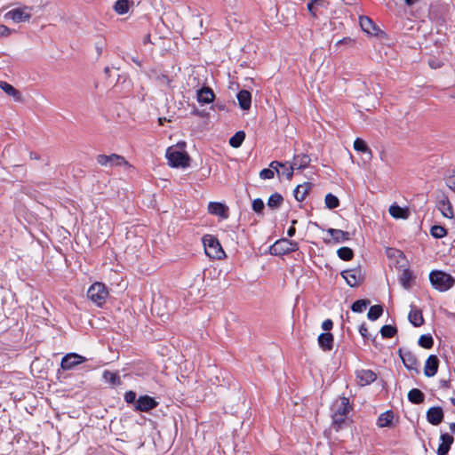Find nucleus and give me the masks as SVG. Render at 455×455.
Instances as JSON below:
<instances>
[{
    "mask_svg": "<svg viewBox=\"0 0 455 455\" xmlns=\"http://www.w3.org/2000/svg\"><path fill=\"white\" fill-rule=\"evenodd\" d=\"M252 210L257 212V213H261L264 207H265V204H264V202L259 199V198H257L255 200H253L252 202Z\"/></svg>",
    "mask_w": 455,
    "mask_h": 455,
    "instance_id": "obj_44",
    "label": "nucleus"
},
{
    "mask_svg": "<svg viewBox=\"0 0 455 455\" xmlns=\"http://www.w3.org/2000/svg\"><path fill=\"white\" fill-rule=\"evenodd\" d=\"M166 120H167V119H166L165 117H164V118H163V117H160V118L158 119L159 124L163 125V124H164V121H166Z\"/></svg>",
    "mask_w": 455,
    "mask_h": 455,
    "instance_id": "obj_64",
    "label": "nucleus"
},
{
    "mask_svg": "<svg viewBox=\"0 0 455 455\" xmlns=\"http://www.w3.org/2000/svg\"><path fill=\"white\" fill-rule=\"evenodd\" d=\"M311 162V159L308 155L307 154H299L296 155L293 157V161L291 164L292 166H294V169L301 170L305 169L309 165Z\"/></svg>",
    "mask_w": 455,
    "mask_h": 455,
    "instance_id": "obj_22",
    "label": "nucleus"
},
{
    "mask_svg": "<svg viewBox=\"0 0 455 455\" xmlns=\"http://www.w3.org/2000/svg\"><path fill=\"white\" fill-rule=\"evenodd\" d=\"M0 89L7 95L12 97L16 101L22 100L21 93L7 82L0 81Z\"/></svg>",
    "mask_w": 455,
    "mask_h": 455,
    "instance_id": "obj_24",
    "label": "nucleus"
},
{
    "mask_svg": "<svg viewBox=\"0 0 455 455\" xmlns=\"http://www.w3.org/2000/svg\"><path fill=\"white\" fill-rule=\"evenodd\" d=\"M437 199L438 210L445 218L451 219L453 217V211L451 204L450 203L448 197L444 194H442L440 196L437 197Z\"/></svg>",
    "mask_w": 455,
    "mask_h": 455,
    "instance_id": "obj_12",
    "label": "nucleus"
},
{
    "mask_svg": "<svg viewBox=\"0 0 455 455\" xmlns=\"http://www.w3.org/2000/svg\"><path fill=\"white\" fill-rule=\"evenodd\" d=\"M359 332L363 338H367L368 336V329L365 324H362L359 328Z\"/></svg>",
    "mask_w": 455,
    "mask_h": 455,
    "instance_id": "obj_55",
    "label": "nucleus"
},
{
    "mask_svg": "<svg viewBox=\"0 0 455 455\" xmlns=\"http://www.w3.org/2000/svg\"><path fill=\"white\" fill-rule=\"evenodd\" d=\"M103 378L105 379V380H107L108 382H109L113 385H116V384L120 383V378L115 372L105 371L103 373Z\"/></svg>",
    "mask_w": 455,
    "mask_h": 455,
    "instance_id": "obj_43",
    "label": "nucleus"
},
{
    "mask_svg": "<svg viewBox=\"0 0 455 455\" xmlns=\"http://www.w3.org/2000/svg\"><path fill=\"white\" fill-rule=\"evenodd\" d=\"M427 421L434 425H439L443 419V411L441 407H431L427 411Z\"/></svg>",
    "mask_w": 455,
    "mask_h": 455,
    "instance_id": "obj_14",
    "label": "nucleus"
},
{
    "mask_svg": "<svg viewBox=\"0 0 455 455\" xmlns=\"http://www.w3.org/2000/svg\"><path fill=\"white\" fill-rule=\"evenodd\" d=\"M333 335L331 332L321 333L318 336V344L323 351H331L333 347Z\"/></svg>",
    "mask_w": 455,
    "mask_h": 455,
    "instance_id": "obj_20",
    "label": "nucleus"
},
{
    "mask_svg": "<svg viewBox=\"0 0 455 455\" xmlns=\"http://www.w3.org/2000/svg\"><path fill=\"white\" fill-rule=\"evenodd\" d=\"M440 439L442 443L438 446L437 454L447 455L450 451L451 445L454 442V438L449 434L445 433L441 435Z\"/></svg>",
    "mask_w": 455,
    "mask_h": 455,
    "instance_id": "obj_18",
    "label": "nucleus"
},
{
    "mask_svg": "<svg viewBox=\"0 0 455 455\" xmlns=\"http://www.w3.org/2000/svg\"><path fill=\"white\" fill-rule=\"evenodd\" d=\"M28 7L15 8L4 14V19L12 20L14 22L27 21L31 18V13L28 12Z\"/></svg>",
    "mask_w": 455,
    "mask_h": 455,
    "instance_id": "obj_9",
    "label": "nucleus"
},
{
    "mask_svg": "<svg viewBox=\"0 0 455 455\" xmlns=\"http://www.w3.org/2000/svg\"><path fill=\"white\" fill-rule=\"evenodd\" d=\"M355 374L362 386L372 383L377 378L375 372L371 370H359L356 371Z\"/></svg>",
    "mask_w": 455,
    "mask_h": 455,
    "instance_id": "obj_19",
    "label": "nucleus"
},
{
    "mask_svg": "<svg viewBox=\"0 0 455 455\" xmlns=\"http://www.w3.org/2000/svg\"><path fill=\"white\" fill-rule=\"evenodd\" d=\"M299 249L298 243L295 241L289 240L287 238H282L276 241L269 249L272 255H283L296 251Z\"/></svg>",
    "mask_w": 455,
    "mask_h": 455,
    "instance_id": "obj_6",
    "label": "nucleus"
},
{
    "mask_svg": "<svg viewBox=\"0 0 455 455\" xmlns=\"http://www.w3.org/2000/svg\"><path fill=\"white\" fill-rule=\"evenodd\" d=\"M409 320L415 326L419 327L424 323V319L422 315V312L420 309L416 307H411V309L409 313Z\"/></svg>",
    "mask_w": 455,
    "mask_h": 455,
    "instance_id": "obj_27",
    "label": "nucleus"
},
{
    "mask_svg": "<svg viewBox=\"0 0 455 455\" xmlns=\"http://www.w3.org/2000/svg\"><path fill=\"white\" fill-rule=\"evenodd\" d=\"M204 251L207 256L212 259H220L225 256L219 240L211 235H206L203 238Z\"/></svg>",
    "mask_w": 455,
    "mask_h": 455,
    "instance_id": "obj_2",
    "label": "nucleus"
},
{
    "mask_svg": "<svg viewBox=\"0 0 455 455\" xmlns=\"http://www.w3.org/2000/svg\"><path fill=\"white\" fill-rule=\"evenodd\" d=\"M316 9L324 5L325 0H311Z\"/></svg>",
    "mask_w": 455,
    "mask_h": 455,
    "instance_id": "obj_56",
    "label": "nucleus"
},
{
    "mask_svg": "<svg viewBox=\"0 0 455 455\" xmlns=\"http://www.w3.org/2000/svg\"><path fill=\"white\" fill-rule=\"evenodd\" d=\"M450 430L452 434H455V423H450L449 425Z\"/></svg>",
    "mask_w": 455,
    "mask_h": 455,
    "instance_id": "obj_61",
    "label": "nucleus"
},
{
    "mask_svg": "<svg viewBox=\"0 0 455 455\" xmlns=\"http://www.w3.org/2000/svg\"><path fill=\"white\" fill-rule=\"evenodd\" d=\"M158 402L149 395H141L136 401L135 409L140 411H148L157 407Z\"/></svg>",
    "mask_w": 455,
    "mask_h": 455,
    "instance_id": "obj_11",
    "label": "nucleus"
},
{
    "mask_svg": "<svg viewBox=\"0 0 455 455\" xmlns=\"http://www.w3.org/2000/svg\"><path fill=\"white\" fill-rule=\"evenodd\" d=\"M149 42H150V35H147L144 38V44H147Z\"/></svg>",
    "mask_w": 455,
    "mask_h": 455,
    "instance_id": "obj_62",
    "label": "nucleus"
},
{
    "mask_svg": "<svg viewBox=\"0 0 455 455\" xmlns=\"http://www.w3.org/2000/svg\"><path fill=\"white\" fill-rule=\"evenodd\" d=\"M383 313V307L380 305L371 306L368 311L367 317L371 320H377Z\"/></svg>",
    "mask_w": 455,
    "mask_h": 455,
    "instance_id": "obj_36",
    "label": "nucleus"
},
{
    "mask_svg": "<svg viewBox=\"0 0 455 455\" xmlns=\"http://www.w3.org/2000/svg\"><path fill=\"white\" fill-rule=\"evenodd\" d=\"M296 233V229H295V227L291 226L288 231H287V235L289 237H292Z\"/></svg>",
    "mask_w": 455,
    "mask_h": 455,
    "instance_id": "obj_57",
    "label": "nucleus"
},
{
    "mask_svg": "<svg viewBox=\"0 0 455 455\" xmlns=\"http://www.w3.org/2000/svg\"><path fill=\"white\" fill-rule=\"evenodd\" d=\"M418 343L424 348H431L434 345V340L430 335H421Z\"/></svg>",
    "mask_w": 455,
    "mask_h": 455,
    "instance_id": "obj_42",
    "label": "nucleus"
},
{
    "mask_svg": "<svg viewBox=\"0 0 455 455\" xmlns=\"http://www.w3.org/2000/svg\"><path fill=\"white\" fill-rule=\"evenodd\" d=\"M124 400L127 403H134L136 400V393L134 391H128L124 395Z\"/></svg>",
    "mask_w": 455,
    "mask_h": 455,
    "instance_id": "obj_48",
    "label": "nucleus"
},
{
    "mask_svg": "<svg viewBox=\"0 0 455 455\" xmlns=\"http://www.w3.org/2000/svg\"><path fill=\"white\" fill-rule=\"evenodd\" d=\"M398 352L404 366L408 370H416L418 365V360L416 356L411 351L403 352L402 349H399Z\"/></svg>",
    "mask_w": 455,
    "mask_h": 455,
    "instance_id": "obj_15",
    "label": "nucleus"
},
{
    "mask_svg": "<svg viewBox=\"0 0 455 455\" xmlns=\"http://www.w3.org/2000/svg\"><path fill=\"white\" fill-rule=\"evenodd\" d=\"M283 202V196L279 193L272 194L267 200V206L272 209H277Z\"/></svg>",
    "mask_w": 455,
    "mask_h": 455,
    "instance_id": "obj_33",
    "label": "nucleus"
},
{
    "mask_svg": "<svg viewBox=\"0 0 455 455\" xmlns=\"http://www.w3.org/2000/svg\"><path fill=\"white\" fill-rule=\"evenodd\" d=\"M430 234L435 238H443L447 235V230L443 226L435 225L431 228Z\"/></svg>",
    "mask_w": 455,
    "mask_h": 455,
    "instance_id": "obj_40",
    "label": "nucleus"
},
{
    "mask_svg": "<svg viewBox=\"0 0 455 455\" xmlns=\"http://www.w3.org/2000/svg\"><path fill=\"white\" fill-rule=\"evenodd\" d=\"M341 275L350 287L359 285L364 279V275L360 267L344 270L341 272Z\"/></svg>",
    "mask_w": 455,
    "mask_h": 455,
    "instance_id": "obj_8",
    "label": "nucleus"
},
{
    "mask_svg": "<svg viewBox=\"0 0 455 455\" xmlns=\"http://www.w3.org/2000/svg\"><path fill=\"white\" fill-rule=\"evenodd\" d=\"M327 233L331 235L336 243L344 242L350 238L348 232L340 229L329 228L327 229Z\"/></svg>",
    "mask_w": 455,
    "mask_h": 455,
    "instance_id": "obj_29",
    "label": "nucleus"
},
{
    "mask_svg": "<svg viewBox=\"0 0 455 455\" xmlns=\"http://www.w3.org/2000/svg\"><path fill=\"white\" fill-rule=\"evenodd\" d=\"M86 358L76 353H69L63 356L60 366L64 371L72 370L76 365L84 363Z\"/></svg>",
    "mask_w": 455,
    "mask_h": 455,
    "instance_id": "obj_10",
    "label": "nucleus"
},
{
    "mask_svg": "<svg viewBox=\"0 0 455 455\" xmlns=\"http://www.w3.org/2000/svg\"><path fill=\"white\" fill-rule=\"evenodd\" d=\"M354 148L355 150L362 153H367L369 155V158L371 157V151L366 145L365 141L360 138H357L354 141Z\"/></svg>",
    "mask_w": 455,
    "mask_h": 455,
    "instance_id": "obj_35",
    "label": "nucleus"
},
{
    "mask_svg": "<svg viewBox=\"0 0 455 455\" xmlns=\"http://www.w3.org/2000/svg\"><path fill=\"white\" fill-rule=\"evenodd\" d=\"M325 204L330 210L335 209L339 205V200L334 195L329 193L325 196Z\"/></svg>",
    "mask_w": 455,
    "mask_h": 455,
    "instance_id": "obj_39",
    "label": "nucleus"
},
{
    "mask_svg": "<svg viewBox=\"0 0 455 455\" xmlns=\"http://www.w3.org/2000/svg\"><path fill=\"white\" fill-rule=\"evenodd\" d=\"M96 161L100 165L110 168L114 166L129 165L125 158L117 154H111L109 156L98 155Z\"/></svg>",
    "mask_w": 455,
    "mask_h": 455,
    "instance_id": "obj_7",
    "label": "nucleus"
},
{
    "mask_svg": "<svg viewBox=\"0 0 455 455\" xmlns=\"http://www.w3.org/2000/svg\"><path fill=\"white\" fill-rule=\"evenodd\" d=\"M337 253H338V256L339 257V259L346 260V261L352 259L354 257L353 250L348 247L339 248L338 250Z\"/></svg>",
    "mask_w": 455,
    "mask_h": 455,
    "instance_id": "obj_38",
    "label": "nucleus"
},
{
    "mask_svg": "<svg viewBox=\"0 0 455 455\" xmlns=\"http://www.w3.org/2000/svg\"><path fill=\"white\" fill-rule=\"evenodd\" d=\"M188 80H189V81H191V80H192V81H193V83H196V85L198 84V79H197L196 77H195V76H193V77H191V76H190Z\"/></svg>",
    "mask_w": 455,
    "mask_h": 455,
    "instance_id": "obj_63",
    "label": "nucleus"
},
{
    "mask_svg": "<svg viewBox=\"0 0 455 455\" xmlns=\"http://www.w3.org/2000/svg\"><path fill=\"white\" fill-rule=\"evenodd\" d=\"M332 326H333V323L331 319H326L322 323V328L326 331H330L332 328Z\"/></svg>",
    "mask_w": 455,
    "mask_h": 455,
    "instance_id": "obj_53",
    "label": "nucleus"
},
{
    "mask_svg": "<svg viewBox=\"0 0 455 455\" xmlns=\"http://www.w3.org/2000/svg\"><path fill=\"white\" fill-rule=\"evenodd\" d=\"M12 33V30L5 25L0 24V36H8Z\"/></svg>",
    "mask_w": 455,
    "mask_h": 455,
    "instance_id": "obj_51",
    "label": "nucleus"
},
{
    "mask_svg": "<svg viewBox=\"0 0 455 455\" xmlns=\"http://www.w3.org/2000/svg\"><path fill=\"white\" fill-rule=\"evenodd\" d=\"M192 114L195 115V116H204V113L198 110L196 108H194V109L192 110Z\"/></svg>",
    "mask_w": 455,
    "mask_h": 455,
    "instance_id": "obj_59",
    "label": "nucleus"
},
{
    "mask_svg": "<svg viewBox=\"0 0 455 455\" xmlns=\"http://www.w3.org/2000/svg\"><path fill=\"white\" fill-rule=\"evenodd\" d=\"M429 278L432 285L440 291H446L454 283L451 275L442 271H432Z\"/></svg>",
    "mask_w": 455,
    "mask_h": 455,
    "instance_id": "obj_5",
    "label": "nucleus"
},
{
    "mask_svg": "<svg viewBox=\"0 0 455 455\" xmlns=\"http://www.w3.org/2000/svg\"><path fill=\"white\" fill-rule=\"evenodd\" d=\"M446 185L455 193V172L446 179Z\"/></svg>",
    "mask_w": 455,
    "mask_h": 455,
    "instance_id": "obj_50",
    "label": "nucleus"
},
{
    "mask_svg": "<svg viewBox=\"0 0 455 455\" xmlns=\"http://www.w3.org/2000/svg\"><path fill=\"white\" fill-rule=\"evenodd\" d=\"M133 5L132 0H117L114 4V10L116 13L123 15L128 12L131 6Z\"/></svg>",
    "mask_w": 455,
    "mask_h": 455,
    "instance_id": "obj_28",
    "label": "nucleus"
},
{
    "mask_svg": "<svg viewBox=\"0 0 455 455\" xmlns=\"http://www.w3.org/2000/svg\"><path fill=\"white\" fill-rule=\"evenodd\" d=\"M389 214L395 219L406 220L409 218V210L402 208L397 204H392L388 209Z\"/></svg>",
    "mask_w": 455,
    "mask_h": 455,
    "instance_id": "obj_26",
    "label": "nucleus"
},
{
    "mask_svg": "<svg viewBox=\"0 0 455 455\" xmlns=\"http://www.w3.org/2000/svg\"><path fill=\"white\" fill-rule=\"evenodd\" d=\"M166 158L172 167H188L189 165V156L184 151H180L173 147H170L166 151Z\"/></svg>",
    "mask_w": 455,
    "mask_h": 455,
    "instance_id": "obj_4",
    "label": "nucleus"
},
{
    "mask_svg": "<svg viewBox=\"0 0 455 455\" xmlns=\"http://www.w3.org/2000/svg\"><path fill=\"white\" fill-rule=\"evenodd\" d=\"M283 168H284V170L283 172H281V175L282 174L285 175L287 180H291L292 179V176H293V171L295 170L294 166L290 164L289 167L285 166Z\"/></svg>",
    "mask_w": 455,
    "mask_h": 455,
    "instance_id": "obj_49",
    "label": "nucleus"
},
{
    "mask_svg": "<svg viewBox=\"0 0 455 455\" xmlns=\"http://www.w3.org/2000/svg\"><path fill=\"white\" fill-rule=\"evenodd\" d=\"M275 176V172L272 169H263L259 172V177L263 180H270Z\"/></svg>",
    "mask_w": 455,
    "mask_h": 455,
    "instance_id": "obj_45",
    "label": "nucleus"
},
{
    "mask_svg": "<svg viewBox=\"0 0 455 455\" xmlns=\"http://www.w3.org/2000/svg\"><path fill=\"white\" fill-rule=\"evenodd\" d=\"M440 385L443 388H448L450 387V381L449 380H441Z\"/></svg>",
    "mask_w": 455,
    "mask_h": 455,
    "instance_id": "obj_60",
    "label": "nucleus"
},
{
    "mask_svg": "<svg viewBox=\"0 0 455 455\" xmlns=\"http://www.w3.org/2000/svg\"><path fill=\"white\" fill-rule=\"evenodd\" d=\"M439 366V359L436 355L428 356L424 366V374L427 377H433L436 374Z\"/></svg>",
    "mask_w": 455,
    "mask_h": 455,
    "instance_id": "obj_13",
    "label": "nucleus"
},
{
    "mask_svg": "<svg viewBox=\"0 0 455 455\" xmlns=\"http://www.w3.org/2000/svg\"><path fill=\"white\" fill-rule=\"evenodd\" d=\"M393 418H394L393 412L390 411H387L379 415L377 424L379 427H388L391 424Z\"/></svg>",
    "mask_w": 455,
    "mask_h": 455,
    "instance_id": "obj_32",
    "label": "nucleus"
},
{
    "mask_svg": "<svg viewBox=\"0 0 455 455\" xmlns=\"http://www.w3.org/2000/svg\"><path fill=\"white\" fill-rule=\"evenodd\" d=\"M349 400L347 397H340L338 401L333 403L332 406V424L336 430L341 427V425L345 423L347 414L349 412Z\"/></svg>",
    "mask_w": 455,
    "mask_h": 455,
    "instance_id": "obj_1",
    "label": "nucleus"
},
{
    "mask_svg": "<svg viewBox=\"0 0 455 455\" xmlns=\"http://www.w3.org/2000/svg\"><path fill=\"white\" fill-rule=\"evenodd\" d=\"M237 100L239 106L243 110H248L251 108V92L246 90H241L237 93Z\"/></svg>",
    "mask_w": 455,
    "mask_h": 455,
    "instance_id": "obj_23",
    "label": "nucleus"
},
{
    "mask_svg": "<svg viewBox=\"0 0 455 455\" xmlns=\"http://www.w3.org/2000/svg\"><path fill=\"white\" fill-rule=\"evenodd\" d=\"M414 275L410 269H404L400 276L401 284L408 290L411 287Z\"/></svg>",
    "mask_w": 455,
    "mask_h": 455,
    "instance_id": "obj_31",
    "label": "nucleus"
},
{
    "mask_svg": "<svg viewBox=\"0 0 455 455\" xmlns=\"http://www.w3.org/2000/svg\"><path fill=\"white\" fill-rule=\"evenodd\" d=\"M156 80L160 85H165L171 87L172 80L165 75H161L156 77Z\"/></svg>",
    "mask_w": 455,
    "mask_h": 455,
    "instance_id": "obj_46",
    "label": "nucleus"
},
{
    "mask_svg": "<svg viewBox=\"0 0 455 455\" xmlns=\"http://www.w3.org/2000/svg\"><path fill=\"white\" fill-rule=\"evenodd\" d=\"M408 399L411 403L415 404L422 403L425 400V395L418 388H412L408 393Z\"/></svg>",
    "mask_w": 455,
    "mask_h": 455,
    "instance_id": "obj_30",
    "label": "nucleus"
},
{
    "mask_svg": "<svg viewBox=\"0 0 455 455\" xmlns=\"http://www.w3.org/2000/svg\"><path fill=\"white\" fill-rule=\"evenodd\" d=\"M108 296V291L102 283H94L87 291V297L97 306L101 307Z\"/></svg>",
    "mask_w": 455,
    "mask_h": 455,
    "instance_id": "obj_3",
    "label": "nucleus"
},
{
    "mask_svg": "<svg viewBox=\"0 0 455 455\" xmlns=\"http://www.w3.org/2000/svg\"><path fill=\"white\" fill-rule=\"evenodd\" d=\"M312 188V184L309 182H305L303 184L298 185L294 189L293 194L294 197L297 201L301 202L306 198V196L308 194Z\"/></svg>",
    "mask_w": 455,
    "mask_h": 455,
    "instance_id": "obj_25",
    "label": "nucleus"
},
{
    "mask_svg": "<svg viewBox=\"0 0 455 455\" xmlns=\"http://www.w3.org/2000/svg\"><path fill=\"white\" fill-rule=\"evenodd\" d=\"M307 10L313 16H316L317 9L315 7L311 1L307 4Z\"/></svg>",
    "mask_w": 455,
    "mask_h": 455,
    "instance_id": "obj_54",
    "label": "nucleus"
},
{
    "mask_svg": "<svg viewBox=\"0 0 455 455\" xmlns=\"http://www.w3.org/2000/svg\"><path fill=\"white\" fill-rule=\"evenodd\" d=\"M360 26L364 32L372 36H378L379 32H380V29L374 22L366 16L360 17Z\"/></svg>",
    "mask_w": 455,
    "mask_h": 455,
    "instance_id": "obj_16",
    "label": "nucleus"
},
{
    "mask_svg": "<svg viewBox=\"0 0 455 455\" xmlns=\"http://www.w3.org/2000/svg\"><path fill=\"white\" fill-rule=\"evenodd\" d=\"M269 169H272L275 172H276L277 175L280 176L281 175V172L279 171V168L280 167H285V164H283L281 162H278V161H272L269 164Z\"/></svg>",
    "mask_w": 455,
    "mask_h": 455,
    "instance_id": "obj_47",
    "label": "nucleus"
},
{
    "mask_svg": "<svg viewBox=\"0 0 455 455\" xmlns=\"http://www.w3.org/2000/svg\"><path fill=\"white\" fill-rule=\"evenodd\" d=\"M196 98L199 103L208 104L213 101L215 95L209 87H203L196 90Z\"/></svg>",
    "mask_w": 455,
    "mask_h": 455,
    "instance_id": "obj_17",
    "label": "nucleus"
},
{
    "mask_svg": "<svg viewBox=\"0 0 455 455\" xmlns=\"http://www.w3.org/2000/svg\"><path fill=\"white\" fill-rule=\"evenodd\" d=\"M245 139V133L243 131L235 132L234 136L229 139V144L231 147L237 148H239Z\"/></svg>",
    "mask_w": 455,
    "mask_h": 455,
    "instance_id": "obj_34",
    "label": "nucleus"
},
{
    "mask_svg": "<svg viewBox=\"0 0 455 455\" xmlns=\"http://www.w3.org/2000/svg\"><path fill=\"white\" fill-rule=\"evenodd\" d=\"M369 305V299H358L352 304L351 309L353 312L362 313Z\"/></svg>",
    "mask_w": 455,
    "mask_h": 455,
    "instance_id": "obj_37",
    "label": "nucleus"
},
{
    "mask_svg": "<svg viewBox=\"0 0 455 455\" xmlns=\"http://www.w3.org/2000/svg\"><path fill=\"white\" fill-rule=\"evenodd\" d=\"M420 0H404V3L407 6H412L418 4Z\"/></svg>",
    "mask_w": 455,
    "mask_h": 455,
    "instance_id": "obj_58",
    "label": "nucleus"
},
{
    "mask_svg": "<svg viewBox=\"0 0 455 455\" xmlns=\"http://www.w3.org/2000/svg\"><path fill=\"white\" fill-rule=\"evenodd\" d=\"M428 65L430 66L431 68L435 69L442 67L443 64L436 59H431L428 60Z\"/></svg>",
    "mask_w": 455,
    "mask_h": 455,
    "instance_id": "obj_52",
    "label": "nucleus"
},
{
    "mask_svg": "<svg viewBox=\"0 0 455 455\" xmlns=\"http://www.w3.org/2000/svg\"><path fill=\"white\" fill-rule=\"evenodd\" d=\"M396 328L392 325H384L380 329V333L383 338H393L396 334Z\"/></svg>",
    "mask_w": 455,
    "mask_h": 455,
    "instance_id": "obj_41",
    "label": "nucleus"
},
{
    "mask_svg": "<svg viewBox=\"0 0 455 455\" xmlns=\"http://www.w3.org/2000/svg\"><path fill=\"white\" fill-rule=\"evenodd\" d=\"M208 211L211 214L220 216L223 219L228 218V208L221 203H210L208 205Z\"/></svg>",
    "mask_w": 455,
    "mask_h": 455,
    "instance_id": "obj_21",
    "label": "nucleus"
}]
</instances>
